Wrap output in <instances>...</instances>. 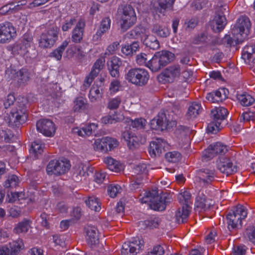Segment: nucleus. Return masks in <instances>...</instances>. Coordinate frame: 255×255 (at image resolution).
Segmentation results:
<instances>
[{
    "label": "nucleus",
    "mask_w": 255,
    "mask_h": 255,
    "mask_svg": "<svg viewBox=\"0 0 255 255\" xmlns=\"http://www.w3.org/2000/svg\"><path fill=\"white\" fill-rule=\"evenodd\" d=\"M16 101L15 107L12 109L8 116L9 124L12 126L18 127L25 122L27 119V108L28 100L25 97H19L16 100L12 94L7 95L4 106L5 108H9Z\"/></svg>",
    "instance_id": "nucleus-1"
},
{
    "label": "nucleus",
    "mask_w": 255,
    "mask_h": 255,
    "mask_svg": "<svg viewBox=\"0 0 255 255\" xmlns=\"http://www.w3.org/2000/svg\"><path fill=\"white\" fill-rule=\"evenodd\" d=\"M139 200L142 203L149 202L151 208L157 211L164 210L166 205L170 202L169 195L163 193L159 195L156 189L145 192L144 196L139 197Z\"/></svg>",
    "instance_id": "nucleus-2"
},
{
    "label": "nucleus",
    "mask_w": 255,
    "mask_h": 255,
    "mask_svg": "<svg viewBox=\"0 0 255 255\" xmlns=\"http://www.w3.org/2000/svg\"><path fill=\"white\" fill-rule=\"evenodd\" d=\"M139 200L142 203L149 202L151 208L157 211L164 210L166 205L170 202L169 195L163 193L159 195L156 189L145 192L144 196L139 197Z\"/></svg>",
    "instance_id": "nucleus-3"
},
{
    "label": "nucleus",
    "mask_w": 255,
    "mask_h": 255,
    "mask_svg": "<svg viewBox=\"0 0 255 255\" xmlns=\"http://www.w3.org/2000/svg\"><path fill=\"white\" fill-rule=\"evenodd\" d=\"M229 112L223 107H215L210 113L211 122L208 125V130L212 133L218 132L225 124Z\"/></svg>",
    "instance_id": "nucleus-4"
},
{
    "label": "nucleus",
    "mask_w": 255,
    "mask_h": 255,
    "mask_svg": "<svg viewBox=\"0 0 255 255\" xmlns=\"http://www.w3.org/2000/svg\"><path fill=\"white\" fill-rule=\"evenodd\" d=\"M118 13L120 16L119 23L123 32L127 31L135 23L136 16L131 5H121L119 7Z\"/></svg>",
    "instance_id": "nucleus-5"
},
{
    "label": "nucleus",
    "mask_w": 255,
    "mask_h": 255,
    "mask_svg": "<svg viewBox=\"0 0 255 255\" xmlns=\"http://www.w3.org/2000/svg\"><path fill=\"white\" fill-rule=\"evenodd\" d=\"M125 78L129 83L136 86L142 87L146 85L149 78L148 71L140 68H130L126 73Z\"/></svg>",
    "instance_id": "nucleus-6"
},
{
    "label": "nucleus",
    "mask_w": 255,
    "mask_h": 255,
    "mask_svg": "<svg viewBox=\"0 0 255 255\" xmlns=\"http://www.w3.org/2000/svg\"><path fill=\"white\" fill-rule=\"evenodd\" d=\"M60 29L52 26L43 31L37 38L39 47L42 49L52 48L58 39Z\"/></svg>",
    "instance_id": "nucleus-7"
},
{
    "label": "nucleus",
    "mask_w": 255,
    "mask_h": 255,
    "mask_svg": "<svg viewBox=\"0 0 255 255\" xmlns=\"http://www.w3.org/2000/svg\"><path fill=\"white\" fill-rule=\"evenodd\" d=\"M247 210L245 207L238 205L236 208L229 212L227 215L226 219L229 229L241 228L242 220L247 216Z\"/></svg>",
    "instance_id": "nucleus-8"
},
{
    "label": "nucleus",
    "mask_w": 255,
    "mask_h": 255,
    "mask_svg": "<svg viewBox=\"0 0 255 255\" xmlns=\"http://www.w3.org/2000/svg\"><path fill=\"white\" fill-rule=\"evenodd\" d=\"M251 23L247 16H242L238 19L236 24L232 29V33L237 36L238 43H242L249 34Z\"/></svg>",
    "instance_id": "nucleus-9"
},
{
    "label": "nucleus",
    "mask_w": 255,
    "mask_h": 255,
    "mask_svg": "<svg viewBox=\"0 0 255 255\" xmlns=\"http://www.w3.org/2000/svg\"><path fill=\"white\" fill-rule=\"evenodd\" d=\"M70 166L69 161L66 158L52 160L47 165L46 171L49 175H59L67 172Z\"/></svg>",
    "instance_id": "nucleus-10"
},
{
    "label": "nucleus",
    "mask_w": 255,
    "mask_h": 255,
    "mask_svg": "<svg viewBox=\"0 0 255 255\" xmlns=\"http://www.w3.org/2000/svg\"><path fill=\"white\" fill-rule=\"evenodd\" d=\"M176 123L174 121L168 119L164 112L158 113L156 118H154L150 122L151 128L155 130H168L175 126Z\"/></svg>",
    "instance_id": "nucleus-11"
},
{
    "label": "nucleus",
    "mask_w": 255,
    "mask_h": 255,
    "mask_svg": "<svg viewBox=\"0 0 255 255\" xmlns=\"http://www.w3.org/2000/svg\"><path fill=\"white\" fill-rule=\"evenodd\" d=\"M228 13V7L222 6L219 8L214 19L210 22L211 28L215 32L222 31L227 24L226 13Z\"/></svg>",
    "instance_id": "nucleus-12"
},
{
    "label": "nucleus",
    "mask_w": 255,
    "mask_h": 255,
    "mask_svg": "<svg viewBox=\"0 0 255 255\" xmlns=\"http://www.w3.org/2000/svg\"><path fill=\"white\" fill-rule=\"evenodd\" d=\"M144 248V241L142 238H135L131 241L124 244L121 250L122 255H136Z\"/></svg>",
    "instance_id": "nucleus-13"
},
{
    "label": "nucleus",
    "mask_w": 255,
    "mask_h": 255,
    "mask_svg": "<svg viewBox=\"0 0 255 255\" xmlns=\"http://www.w3.org/2000/svg\"><path fill=\"white\" fill-rule=\"evenodd\" d=\"M118 145V141L114 138L106 136L101 139H96L93 144V147L96 151L106 153L111 151Z\"/></svg>",
    "instance_id": "nucleus-14"
},
{
    "label": "nucleus",
    "mask_w": 255,
    "mask_h": 255,
    "mask_svg": "<svg viewBox=\"0 0 255 255\" xmlns=\"http://www.w3.org/2000/svg\"><path fill=\"white\" fill-rule=\"evenodd\" d=\"M228 151L226 145L220 142H217L210 144L204 151L203 158L207 160L210 159L216 155H223Z\"/></svg>",
    "instance_id": "nucleus-15"
},
{
    "label": "nucleus",
    "mask_w": 255,
    "mask_h": 255,
    "mask_svg": "<svg viewBox=\"0 0 255 255\" xmlns=\"http://www.w3.org/2000/svg\"><path fill=\"white\" fill-rule=\"evenodd\" d=\"M217 162L218 169L227 176L237 171V165L234 164L233 160L228 157L220 156Z\"/></svg>",
    "instance_id": "nucleus-16"
},
{
    "label": "nucleus",
    "mask_w": 255,
    "mask_h": 255,
    "mask_svg": "<svg viewBox=\"0 0 255 255\" xmlns=\"http://www.w3.org/2000/svg\"><path fill=\"white\" fill-rule=\"evenodd\" d=\"M123 138L127 141L128 146L130 149H134L137 147L140 143L144 144L145 138L142 137L140 134H136L129 130L125 131L123 134Z\"/></svg>",
    "instance_id": "nucleus-17"
},
{
    "label": "nucleus",
    "mask_w": 255,
    "mask_h": 255,
    "mask_svg": "<svg viewBox=\"0 0 255 255\" xmlns=\"http://www.w3.org/2000/svg\"><path fill=\"white\" fill-rule=\"evenodd\" d=\"M1 43H6L16 36V30L12 24L9 22L0 24Z\"/></svg>",
    "instance_id": "nucleus-18"
},
{
    "label": "nucleus",
    "mask_w": 255,
    "mask_h": 255,
    "mask_svg": "<svg viewBox=\"0 0 255 255\" xmlns=\"http://www.w3.org/2000/svg\"><path fill=\"white\" fill-rule=\"evenodd\" d=\"M36 128L38 131L46 136H53L56 129L53 122L48 119H41L37 121Z\"/></svg>",
    "instance_id": "nucleus-19"
},
{
    "label": "nucleus",
    "mask_w": 255,
    "mask_h": 255,
    "mask_svg": "<svg viewBox=\"0 0 255 255\" xmlns=\"http://www.w3.org/2000/svg\"><path fill=\"white\" fill-rule=\"evenodd\" d=\"M166 146H167V142L162 138H158L151 141L148 148L150 156L152 157L159 156Z\"/></svg>",
    "instance_id": "nucleus-20"
},
{
    "label": "nucleus",
    "mask_w": 255,
    "mask_h": 255,
    "mask_svg": "<svg viewBox=\"0 0 255 255\" xmlns=\"http://www.w3.org/2000/svg\"><path fill=\"white\" fill-rule=\"evenodd\" d=\"M86 234V241L91 246H96L99 243V235L97 228L94 226H88L85 228Z\"/></svg>",
    "instance_id": "nucleus-21"
},
{
    "label": "nucleus",
    "mask_w": 255,
    "mask_h": 255,
    "mask_svg": "<svg viewBox=\"0 0 255 255\" xmlns=\"http://www.w3.org/2000/svg\"><path fill=\"white\" fill-rule=\"evenodd\" d=\"M228 94V91L226 88H220L219 90L208 93L206 99L212 103L222 102L225 100Z\"/></svg>",
    "instance_id": "nucleus-22"
},
{
    "label": "nucleus",
    "mask_w": 255,
    "mask_h": 255,
    "mask_svg": "<svg viewBox=\"0 0 255 255\" xmlns=\"http://www.w3.org/2000/svg\"><path fill=\"white\" fill-rule=\"evenodd\" d=\"M107 64L110 75L114 78H118L120 75L119 68L122 64L121 60L119 58L114 56L108 62Z\"/></svg>",
    "instance_id": "nucleus-23"
},
{
    "label": "nucleus",
    "mask_w": 255,
    "mask_h": 255,
    "mask_svg": "<svg viewBox=\"0 0 255 255\" xmlns=\"http://www.w3.org/2000/svg\"><path fill=\"white\" fill-rule=\"evenodd\" d=\"M85 27L84 20L80 19L72 31L71 39L75 43H79L83 39V33Z\"/></svg>",
    "instance_id": "nucleus-24"
},
{
    "label": "nucleus",
    "mask_w": 255,
    "mask_h": 255,
    "mask_svg": "<svg viewBox=\"0 0 255 255\" xmlns=\"http://www.w3.org/2000/svg\"><path fill=\"white\" fill-rule=\"evenodd\" d=\"M215 170L214 168H203L198 171L199 178L204 183L208 184L214 180Z\"/></svg>",
    "instance_id": "nucleus-25"
},
{
    "label": "nucleus",
    "mask_w": 255,
    "mask_h": 255,
    "mask_svg": "<svg viewBox=\"0 0 255 255\" xmlns=\"http://www.w3.org/2000/svg\"><path fill=\"white\" fill-rule=\"evenodd\" d=\"M98 127V124L92 123L88 125H85L81 128L78 127L74 128L72 129V131L74 133H77L79 136L84 137L92 134L97 129Z\"/></svg>",
    "instance_id": "nucleus-26"
},
{
    "label": "nucleus",
    "mask_w": 255,
    "mask_h": 255,
    "mask_svg": "<svg viewBox=\"0 0 255 255\" xmlns=\"http://www.w3.org/2000/svg\"><path fill=\"white\" fill-rule=\"evenodd\" d=\"M191 207L188 205H182L178 208L175 213V221L178 224L184 223L187 221Z\"/></svg>",
    "instance_id": "nucleus-27"
},
{
    "label": "nucleus",
    "mask_w": 255,
    "mask_h": 255,
    "mask_svg": "<svg viewBox=\"0 0 255 255\" xmlns=\"http://www.w3.org/2000/svg\"><path fill=\"white\" fill-rule=\"evenodd\" d=\"M180 68L178 65L170 66L165 69L163 72V76L167 78L169 82H172L175 78L180 74Z\"/></svg>",
    "instance_id": "nucleus-28"
},
{
    "label": "nucleus",
    "mask_w": 255,
    "mask_h": 255,
    "mask_svg": "<svg viewBox=\"0 0 255 255\" xmlns=\"http://www.w3.org/2000/svg\"><path fill=\"white\" fill-rule=\"evenodd\" d=\"M146 29L142 26H137L132 30H130L124 36V38H140L142 40L146 35Z\"/></svg>",
    "instance_id": "nucleus-29"
},
{
    "label": "nucleus",
    "mask_w": 255,
    "mask_h": 255,
    "mask_svg": "<svg viewBox=\"0 0 255 255\" xmlns=\"http://www.w3.org/2000/svg\"><path fill=\"white\" fill-rule=\"evenodd\" d=\"M151 31L158 36L162 38L167 37L170 34V30L167 27L158 23L153 25Z\"/></svg>",
    "instance_id": "nucleus-30"
},
{
    "label": "nucleus",
    "mask_w": 255,
    "mask_h": 255,
    "mask_svg": "<svg viewBox=\"0 0 255 255\" xmlns=\"http://www.w3.org/2000/svg\"><path fill=\"white\" fill-rule=\"evenodd\" d=\"M15 79L19 85L26 83L30 78V73L25 68H22L15 73Z\"/></svg>",
    "instance_id": "nucleus-31"
},
{
    "label": "nucleus",
    "mask_w": 255,
    "mask_h": 255,
    "mask_svg": "<svg viewBox=\"0 0 255 255\" xmlns=\"http://www.w3.org/2000/svg\"><path fill=\"white\" fill-rule=\"evenodd\" d=\"M6 246L9 248L11 255H17L24 248V244L21 239L10 242Z\"/></svg>",
    "instance_id": "nucleus-32"
},
{
    "label": "nucleus",
    "mask_w": 255,
    "mask_h": 255,
    "mask_svg": "<svg viewBox=\"0 0 255 255\" xmlns=\"http://www.w3.org/2000/svg\"><path fill=\"white\" fill-rule=\"evenodd\" d=\"M143 44L150 49L157 50L159 47V42L156 37L153 35H146L143 39Z\"/></svg>",
    "instance_id": "nucleus-33"
},
{
    "label": "nucleus",
    "mask_w": 255,
    "mask_h": 255,
    "mask_svg": "<svg viewBox=\"0 0 255 255\" xmlns=\"http://www.w3.org/2000/svg\"><path fill=\"white\" fill-rule=\"evenodd\" d=\"M104 162L110 170L118 172L122 169V165L111 157H105Z\"/></svg>",
    "instance_id": "nucleus-34"
},
{
    "label": "nucleus",
    "mask_w": 255,
    "mask_h": 255,
    "mask_svg": "<svg viewBox=\"0 0 255 255\" xmlns=\"http://www.w3.org/2000/svg\"><path fill=\"white\" fill-rule=\"evenodd\" d=\"M160 62L164 67L171 62L174 58V54L168 51H161L156 52Z\"/></svg>",
    "instance_id": "nucleus-35"
},
{
    "label": "nucleus",
    "mask_w": 255,
    "mask_h": 255,
    "mask_svg": "<svg viewBox=\"0 0 255 255\" xmlns=\"http://www.w3.org/2000/svg\"><path fill=\"white\" fill-rule=\"evenodd\" d=\"M146 67L153 72H157L163 67L156 53L150 60L147 61Z\"/></svg>",
    "instance_id": "nucleus-36"
},
{
    "label": "nucleus",
    "mask_w": 255,
    "mask_h": 255,
    "mask_svg": "<svg viewBox=\"0 0 255 255\" xmlns=\"http://www.w3.org/2000/svg\"><path fill=\"white\" fill-rule=\"evenodd\" d=\"M68 44L69 41L67 40H64L60 45L50 53L49 57L54 58L57 60H61L63 53L68 45Z\"/></svg>",
    "instance_id": "nucleus-37"
},
{
    "label": "nucleus",
    "mask_w": 255,
    "mask_h": 255,
    "mask_svg": "<svg viewBox=\"0 0 255 255\" xmlns=\"http://www.w3.org/2000/svg\"><path fill=\"white\" fill-rule=\"evenodd\" d=\"M201 111V105L197 103H193L188 108L186 117L188 119H194L197 117Z\"/></svg>",
    "instance_id": "nucleus-38"
},
{
    "label": "nucleus",
    "mask_w": 255,
    "mask_h": 255,
    "mask_svg": "<svg viewBox=\"0 0 255 255\" xmlns=\"http://www.w3.org/2000/svg\"><path fill=\"white\" fill-rule=\"evenodd\" d=\"M195 205L197 208L204 210H206L209 208L210 204L208 203L206 196L202 192H199L196 198Z\"/></svg>",
    "instance_id": "nucleus-39"
},
{
    "label": "nucleus",
    "mask_w": 255,
    "mask_h": 255,
    "mask_svg": "<svg viewBox=\"0 0 255 255\" xmlns=\"http://www.w3.org/2000/svg\"><path fill=\"white\" fill-rule=\"evenodd\" d=\"M175 0H157V5H155L156 11L163 13L166 9L170 8Z\"/></svg>",
    "instance_id": "nucleus-40"
},
{
    "label": "nucleus",
    "mask_w": 255,
    "mask_h": 255,
    "mask_svg": "<svg viewBox=\"0 0 255 255\" xmlns=\"http://www.w3.org/2000/svg\"><path fill=\"white\" fill-rule=\"evenodd\" d=\"M44 144L39 140H36L31 143L30 152L34 154L35 159L38 158V155L41 154L43 151Z\"/></svg>",
    "instance_id": "nucleus-41"
},
{
    "label": "nucleus",
    "mask_w": 255,
    "mask_h": 255,
    "mask_svg": "<svg viewBox=\"0 0 255 255\" xmlns=\"http://www.w3.org/2000/svg\"><path fill=\"white\" fill-rule=\"evenodd\" d=\"M237 99L241 104L244 106H251L255 102L254 98L246 93L238 94Z\"/></svg>",
    "instance_id": "nucleus-42"
},
{
    "label": "nucleus",
    "mask_w": 255,
    "mask_h": 255,
    "mask_svg": "<svg viewBox=\"0 0 255 255\" xmlns=\"http://www.w3.org/2000/svg\"><path fill=\"white\" fill-rule=\"evenodd\" d=\"M29 227V221L24 219L15 225L13 229V232L17 234L25 233L28 231Z\"/></svg>",
    "instance_id": "nucleus-43"
},
{
    "label": "nucleus",
    "mask_w": 255,
    "mask_h": 255,
    "mask_svg": "<svg viewBox=\"0 0 255 255\" xmlns=\"http://www.w3.org/2000/svg\"><path fill=\"white\" fill-rule=\"evenodd\" d=\"M139 48L137 42L133 41L130 45H125L122 48V52L126 55H131L135 52Z\"/></svg>",
    "instance_id": "nucleus-44"
},
{
    "label": "nucleus",
    "mask_w": 255,
    "mask_h": 255,
    "mask_svg": "<svg viewBox=\"0 0 255 255\" xmlns=\"http://www.w3.org/2000/svg\"><path fill=\"white\" fill-rule=\"evenodd\" d=\"M255 46H247L244 48L242 57L246 63L250 64L253 59V55L255 54Z\"/></svg>",
    "instance_id": "nucleus-45"
},
{
    "label": "nucleus",
    "mask_w": 255,
    "mask_h": 255,
    "mask_svg": "<svg viewBox=\"0 0 255 255\" xmlns=\"http://www.w3.org/2000/svg\"><path fill=\"white\" fill-rule=\"evenodd\" d=\"M99 199L96 197H89L88 199L85 201V203L87 206L91 210L96 212L99 211L101 209L100 203Z\"/></svg>",
    "instance_id": "nucleus-46"
},
{
    "label": "nucleus",
    "mask_w": 255,
    "mask_h": 255,
    "mask_svg": "<svg viewBox=\"0 0 255 255\" xmlns=\"http://www.w3.org/2000/svg\"><path fill=\"white\" fill-rule=\"evenodd\" d=\"M101 90L102 89H100L97 85H93L92 86L89 94V99L92 102L96 101L102 97Z\"/></svg>",
    "instance_id": "nucleus-47"
},
{
    "label": "nucleus",
    "mask_w": 255,
    "mask_h": 255,
    "mask_svg": "<svg viewBox=\"0 0 255 255\" xmlns=\"http://www.w3.org/2000/svg\"><path fill=\"white\" fill-rule=\"evenodd\" d=\"M100 71L97 69H95L92 67L91 71L89 73V75L87 76L85 79L83 87L85 89L88 88L91 83H92L94 79L96 77Z\"/></svg>",
    "instance_id": "nucleus-48"
},
{
    "label": "nucleus",
    "mask_w": 255,
    "mask_h": 255,
    "mask_svg": "<svg viewBox=\"0 0 255 255\" xmlns=\"http://www.w3.org/2000/svg\"><path fill=\"white\" fill-rule=\"evenodd\" d=\"M165 158L168 162L176 163L180 161L181 158V154L176 151L167 152Z\"/></svg>",
    "instance_id": "nucleus-49"
},
{
    "label": "nucleus",
    "mask_w": 255,
    "mask_h": 255,
    "mask_svg": "<svg viewBox=\"0 0 255 255\" xmlns=\"http://www.w3.org/2000/svg\"><path fill=\"white\" fill-rule=\"evenodd\" d=\"M19 180L18 177L15 175H9L4 183L3 186L5 188L15 187L18 185Z\"/></svg>",
    "instance_id": "nucleus-50"
},
{
    "label": "nucleus",
    "mask_w": 255,
    "mask_h": 255,
    "mask_svg": "<svg viewBox=\"0 0 255 255\" xmlns=\"http://www.w3.org/2000/svg\"><path fill=\"white\" fill-rule=\"evenodd\" d=\"M191 197V195L190 192L187 191H184L178 195V199L182 206L186 205L190 206Z\"/></svg>",
    "instance_id": "nucleus-51"
},
{
    "label": "nucleus",
    "mask_w": 255,
    "mask_h": 255,
    "mask_svg": "<svg viewBox=\"0 0 255 255\" xmlns=\"http://www.w3.org/2000/svg\"><path fill=\"white\" fill-rule=\"evenodd\" d=\"M92 172V168L86 165L81 164L79 165L76 172H75V174H77V175H79L81 176L86 177L89 175V173Z\"/></svg>",
    "instance_id": "nucleus-52"
},
{
    "label": "nucleus",
    "mask_w": 255,
    "mask_h": 255,
    "mask_svg": "<svg viewBox=\"0 0 255 255\" xmlns=\"http://www.w3.org/2000/svg\"><path fill=\"white\" fill-rule=\"evenodd\" d=\"M130 126L137 129L143 128L146 125V121L143 118H137L134 120H130Z\"/></svg>",
    "instance_id": "nucleus-53"
},
{
    "label": "nucleus",
    "mask_w": 255,
    "mask_h": 255,
    "mask_svg": "<svg viewBox=\"0 0 255 255\" xmlns=\"http://www.w3.org/2000/svg\"><path fill=\"white\" fill-rule=\"evenodd\" d=\"M120 121V118L116 115H107L101 119V122L105 125L113 124Z\"/></svg>",
    "instance_id": "nucleus-54"
},
{
    "label": "nucleus",
    "mask_w": 255,
    "mask_h": 255,
    "mask_svg": "<svg viewBox=\"0 0 255 255\" xmlns=\"http://www.w3.org/2000/svg\"><path fill=\"white\" fill-rule=\"evenodd\" d=\"M111 20L109 17L104 18L101 22L99 30L102 31L104 33L109 30L111 27Z\"/></svg>",
    "instance_id": "nucleus-55"
},
{
    "label": "nucleus",
    "mask_w": 255,
    "mask_h": 255,
    "mask_svg": "<svg viewBox=\"0 0 255 255\" xmlns=\"http://www.w3.org/2000/svg\"><path fill=\"white\" fill-rule=\"evenodd\" d=\"M255 119V113L251 111L244 112L240 117V122H248Z\"/></svg>",
    "instance_id": "nucleus-56"
},
{
    "label": "nucleus",
    "mask_w": 255,
    "mask_h": 255,
    "mask_svg": "<svg viewBox=\"0 0 255 255\" xmlns=\"http://www.w3.org/2000/svg\"><path fill=\"white\" fill-rule=\"evenodd\" d=\"M121 189V186L118 184L111 185L108 186V192L110 197L114 198Z\"/></svg>",
    "instance_id": "nucleus-57"
},
{
    "label": "nucleus",
    "mask_w": 255,
    "mask_h": 255,
    "mask_svg": "<svg viewBox=\"0 0 255 255\" xmlns=\"http://www.w3.org/2000/svg\"><path fill=\"white\" fill-rule=\"evenodd\" d=\"M245 238L249 239L251 242L255 243V227H248L245 233Z\"/></svg>",
    "instance_id": "nucleus-58"
},
{
    "label": "nucleus",
    "mask_w": 255,
    "mask_h": 255,
    "mask_svg": "<svg viewBox=\"0 0 255 255\" xmlns=\"http://www.w3.org/2000/svg\"><path fill=\"white\" fill-rule=\"evenodd\" d=\"M143 183L142 182V180L141 179H136L132 180L131 181L130 184L129 185L130 189L132 191L136 190H140V189L142 188L143 186Z\"/></svg>",
    "instance_id": "nucleus-59"
},
{
    "label": "nucleus",
    "mask_w": 255,
    "mask_h": 255,
    "mask_svg": "<svg viewBox=\"0 0 255 255\" xmlns=\"http://www.w3.org/2000/svg\"><path fill=\"white\" fill-rule=\"evenodd\" d=\"M121 103V99L119 97L111 99L108 102V108L110 110L117 109L119 108Z\"/></svg>",
    "instance_id": "nucleus-60"
},
{
    "label": "nucleus",
    "mask_w": 255,
    "mask_h": 255,
    "mask_svg": "<svg viewBox=\"0 0 255 255\" xmlns=\"http://www.w3.org/2000/svg\"><path fill=\"white\" fill-rule=\"evenodd\" d=\"M86 100L82 97L78 98L74 102V111H79L85 108Z\"/></svg>",
    "instance_id": "nucleus-61"
},
{
    "label": "nucleus",
    "mask_w": 255,
    "mask_h": 255,
    "mask_svg": "<svg viewBox=\"0 0 255 255\" xmlns=\"http://www.w3.org/2000/svg\"><path fill=\"white\" fill-rule=\"evenodd\" d=\"M198 24V19L196 18H192L186 19L184 23V27L186 29H192L194 28Z\"/></svg>",
    "instance_id": "nucleus-62"
},
{
    "label": "nucleus",
    "mask_w": 255,
    "mask_h": 255,
    "mask_svg": "<svg viewBox=\"0 0 255 255\" xmlns=\"http://www.w3.org/2000/svg\"><path fill=\"white\" fill-rule=\"evenodd\" d=\"M164 254V248L160 245L155 246L150 252L146 255H163Z\"/></svg>",
    "instance_id": "nucleus-63"
},
{
    "label": "nucleus",
    "mask_w": 255,
    "mask_h": 255,
    "mask_svg": "<svg viewBox=\"0 0 255 255\" xmlns=\"http://www.w3.org/2000/svg\"><path fill=\"white\" fill-rule=\"evenodd\" d=\"M147 55L145 53H140L136 57V62L139 65H145L146 66L147 63Z\"/></svg>",
    "instance_id": "nucleus-64"
}]
</instances>
